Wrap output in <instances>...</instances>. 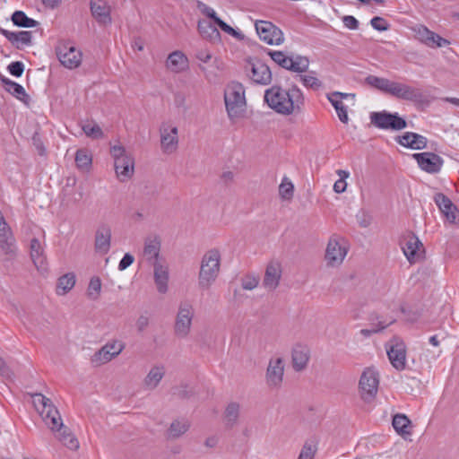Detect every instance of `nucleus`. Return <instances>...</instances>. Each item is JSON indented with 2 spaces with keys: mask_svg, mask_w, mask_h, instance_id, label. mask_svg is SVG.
<instances>
[{
  "mask_svg": "<svg viewBox=\"0 0 459 459\" xmlns=\"http://www.w3.org/2000/svg\"><path fill=\"white\" fill-rule=\"evenodd\" d=\"M33 404L39 412L44 423L56 434V438L67 448L76 450L79 447L77 438L63 423L59 411L50 399L41 394L32 396Z\"/></svg>",
  "mask_w": 459,
  "mask_h": 459,
  "instance_id": "f257e3e1",
  "label": "nucleus"
},
{
  "mask_svg": "<svg viewBox=\"0 0 459 459\" xmlns=\"http://www.w3.org/2000/svg\"><path fill=\"white\" fill-rule=\"evenodd\" d=\"M264 101L277 114L290 116L301 110L304 95L296 85L285 89L276 84L264 91Z\"/></svg>",
  "mask_w": 459,
  "mask_h": 459,
  "instance_id": "f03ea898",
  "label": "nucleus"
},
{
  "mask_svg": "<svg viewBox=\"0 0 459 459\" xmlns=\"http://www.w3.org/2000/svg\"><path fill=\"white\" fill-rule=\"evenodd\" d=\"M365 82L368 85L397 99L410 101L422 100L423 96L420 90L405 83L390 81L389 79L375 75L367 76L365 78Z\"/></svg>",
  "mask_w": 459,
  "mask_h": 459,
  "instance_id": "7ed1b4c3",
  "label": "nucleus"
},
{
  "mask_svg": "<svg viewBox=\"0 0 459 459\" xmlns=\"http://www.w3.org/2000/svg\"><path fill=\"white\" fill-rule=\"evenodd\" d=\"M224 102L228 117L232 123L243 118L247 110L244 86L236 82L228 84L224 91Z\"/></svg>",
  "mask_w": 459,
  "mask_h": 459,
  "instance_id": "20e7f679",
  "label": "nucleus"
},
{
  "mask_svg": "<svg viewBox=\"0 0 459 459\" xmlns=\"http://www.w3.org/2000/svg\"><path fill=\"white\" fill-rule=\"evenodd\" d=\"M221 252L212 248L202 257L199 271V285L203 289L209 288L217 279L221 269Z\"/></svg>",
  "mask_w": 459,
  "mask_h": 459,
  "instance_id": "39448f33",
  "label": "nucleus"
},
{
  "mask_svg": "<svg viewBox=\"0 0 459 459\" xmlns=\"http://www.w3.org/2000/svg\"><path fill=\"white\" fill-rule=\"evenodd\" d=\"M110 154L114 160L116 175L120 182L128 181L134 173V160L126 152L122 145H114L110 148Z\"/></svg>",
  "mask_w": 459,
  "mask_h": 459,
  "instance_id": "423d86ee",
  "label": "nucleus"
},
{
  "mask_svg": "<svg viewBox=\"0 0 459 459\" xmlns=\"http://www.w3.org/2000/svg\"><path fill=\"white\" fill-rule=\"evenodd\" d=\"M267 55L271 56L281 67L294 73L307 72L309 66V59L307 56L296 55L287 56L282 51L268 50Z\"/></svg>",
  "mask_w": 459,
  "mask_h": 459,
  "instance_id": "0eeeda50",
  "label": "nucleus"
},
{
  "mask_svg": "<svg viewBox=\"0 0 459 459\" xmlns=\"http://www.w3.org/2000/svg\"><path fill=\"white\" fill-rule=\"evenodd\" d=\"M348 244L342 238L333 236L327 244L325 259L331 267L341 265L348 253Z\"/></svg>",
  "mask_w": 459,
  "mask_h": 459,
  "instance_id": "6e6552de",
  "label": "nucleus"
},
{
  "mask_svg": "<svg viewBox=\"0 0 459 459\" xmlns=\"http://www.w3.org/2000/svg\"><path fill=\"white\" fill-rule=\"evenodd\" d=\"M195 316L194 307L188 302H182L178 306V310L174 325V332L178 338H186L190 333L192 322Z\"/></svg>",
  "mask_w": 459,
  "mask_h": 459,
  "instance_id": "1a4fd4ad",
  "label": "nucleus"
},
{
  "mask_svg": "<svg viewBox=\"0 0 459 459\" xmlns=\"http://www.w3.org/2000/svg\"><path fill=\"white\" fill-rule=\"evenodd\" d=\"M400 246L410 264H415L422 259L423 245L412 232H406L401 237Z\"/></svg>",
  "mask_w": 459,
  "mask_h": 459,
  "instance_id": "9d476101",
  "label": "nucleus"
},
{
  "mask_svg": "<svg viewBox=\"0 0 459 459\" xmlns=\"http://www.w3.org/2000/svg\"><path fill=\"white\" fill-rule=\"evenodd\" d=\"M370 122L376 127L384 130H402L407 126L404 118L401 117L397 113L392 114L387 111L372 112L370 114Z\"/></svg>",
  "mask_w": 459,
  "mask_h": 459,
  "instance_id": "9b49d317",
  "label": "nucleus"
},
{
  "mask_svg": "<svg viewBox=\"0 0 459 459\" xmlns=\"http://www.w3.org/2000/svg\"><path fill=\"white\" fill-rule=\"evenodd\" d=\"M245 70L248 78L255 84L269 85L272 82L270 67L259 59L248 60Z\"/></svg>",
  "mask_w": 459,
  "mask_h": 459,
  "instance_id": "f8f14e48",
  "label": "nucleus"
},
{
  "mask_svg": "<svg viewBox=\"0 0 459 459\" xmlns=\"http://www.w3.org/2000/svg\"><path fill=\"white\" fill-rule=\"evenodd\" d=\"M160 149L163 153L172 154L178 148V128L170 122H163L159 128Z\"/></svg>",
  "mask_w": 459,
  "mask_h": 459,
  "instance_id": "ddd939ff",
  "label": "nucleus"
},
{
  "mask_svg": "<svg viewBox=\"0 0 459 459\" xmlns=\"http://www.w3.org/2000/svg\"><path fill=\"white\" fill-rule=\"evenodd\" d=\"M378 385L377 372L372 368L365 369L359 383L360 396L364 402H371L376 397Z\"/></svg>",
  "mask_w": 459,
  "mask_h": 459,
  "instance_id": "4468645a",
  "label": "nucleus"
},
{
  "mask_svg": "<svg viewBox=\"0 0 459 459\" xmlns=\"http://www.w3.org/2000/svg\"><path fill=\"white\" fill-rule=\"evenodd\" d=\"M255 30L259 39L269 45H281L284 41L282 31L267 21H256Z\"/></svg>",
  "mask_w": 459,
  "mask_h": 459,
  "instance_id": "2eb2a0df",
  "label": "nucleus"
},
{
  "mask_svg": "<svg viewBox=\"0 0 459 459\" xmlns=\"http://www.w3.org/2000/svg\"><path fill=\"white\" fill-rule=\"evenodd\" d=\"M284 377V360L281 357L271 358L265 372V383L271 389H280Z\"/></svg>",
  "mask_w": 459,
  "mask_h": 459,
  "instance_id": "dca6fc26",
  "label": "nucleus"
},
{
  "mask_svg": "<svg viewBox=\"0 0 459 459\" xmlns=\"http://www.w3.org/2000/svg\"><path fill=\"white\" fill-rule=\"evenodd\" d=\"M124 349L125 344L122 342L117 340L108 342L92 355L91 362L95 366L104 365L119 355Z\"/></svg>",
  "mask_w": 459,
  "mask_h": 459,
  "instance_id": "f3484780",
  "label": "nucleus"
},
{
  "mask_svg": "<svg viewBox=\"0 0 459 459\" xmlns=\"http://www.w3.org/2000/svg\"><path fill=\"white\" fill-rule=\"evenodd\" d=\"M16 250L15 238L0 211V252L7 255L8 258H13L16 254Z\"/></svg>",
  "mask_w": 459,
  "mask_h": 459,
  "instance_id": "a211bd4d",
  "label": "nucleus"
},
{
  "mask_svg": "<svg viewBox=\"0 0 459 459\" xmlns=\"http://www.w3.org/2000/svg\"><path fill=\"white\" fill-rule=\"evenodd\" d=\"M56 56L60 63L68 69L78 67L82 63V53L75 47L62 44L56 48Z\"/></svg>",
  "mask_w": 459,
  "mask_h": 459,
  "instance_id": "6ab92c4d",
  "label": "nucleus"
},
{
  "mask_svg": "<svg viewBox=\"0 0 459 459\" xmlns=\"http://www.w3.org/2000/svg\"><path fill=\"white\" fill-rule=\"evenodd\" d=\"M412 156L416 160L419 167L429 174L439 172L444 164L443 159L434 152H426L414 153Z\"/></svg>",
  "mask_w": 459,
  "mask_h": 459,
  "instance_id": "aec40b11",
  "label": "nucleus"
},
{
  "mask_svg": "<svg viewBox=\"0 0 459 459\" xmlns=\"http://www.w3.org/2000/svg\"><path fill=\"white\" fill-rule=\"evenodd\" d=\"M310 359V349L307 344L297 342L291 348V364L295 371L304 370Z\"/></svg>",
  "mask_w": 459,
  "mask_h": 459,
  "instance_id": "412c9836",
  "label": "nucleus"
},
{
  "mask_svg": "<svg viewBox=\"0 0 459 459\" xmlns=\"http://www.w3.org/2000/svg\"><path fill=\"white\" fill-rule=\"evenodd\" d=\"M161 247V239L156 234H152L144 238L143 255L146 261L151 264L156 262H161L160 254Z\"/></svg>",
  "mask_w": 459,
  "mask_h": 459,
  "instance_id": "4be33fe9",
  "label": "nucleus"
},
{
  "mask_svg": "<svg viewBox=\"0 0 459 459\" xmlns=\"http://www.w3.org/2000/svg\"><path fill=\"white\" fill-rule=\"evenodd\" d=\"M386 352L388 359L392 364V366L402 371L405 369L406 367V348L403 342L394 341V343L386 348Z\"/></svg>",
  "mask_w": 459,
  "mask_h": 459,
  "instance_id": "5701e85b",
  "label": "nucleus"
},
{
  "mask_svg": "<svg viewBox=\"0 0 459 459\" xmlns=\"http://www.w3.org/2000/svg\"><path fill=\"white\" fill-rule=\"evenodd\" d=\"M281 272V264L278 261H271L265 269L263 286L270 291L274 290L279 286Z\"/></svg>",
  "mask_w": 459,
  "mask_h": 459,
  "instance_id": "b1692460",
  "label": "nucleus"
},
{
  "mask_svg": "<svg viewBox=\"0 0 459 459\" xmlns=\"http://www.w3.org/2000/svg\"><path fill=\"white\" fill-rule=\"evenodd\" d=\"M90 7L92 16L100 24H111L110 6L105 0H91Z\"/></svg>",
  "mask_w": 459,
  "mask_h": 459,
  "instance_id": "393cba45",
  "label": "nucleus"
},
{
  "mask_svg": "<svg viewBox=\"0 0 459 459\" xmlns=\"http://www.w3.org/2000/svg\"><path fill=\"white\" fill-rule=\"evenodd\" d=\"M152 265L157 290L159 293L165 294L169 289V266L162 261Z\"/></svg>",
  "mask_w": 459,
  "mask_h": 459,
  "instance_id": "a878e982",
  "label": "nucleus"
},
{
  "mask_svg": "<svg viewBox=\"0 0 459 459\" xmlns=\"http://www.w3.org/2000/svg\"><path fill=\"white\" fill-rule=\"evenodd\" d=\"M111 246V229L108 225H100L95 234V250L96 252L106 255L109 252Z\"/></svg>",
  "mask_w": 459,
  "mask_h": 459,
  "instance_id": "bb28decb",
  "label": "nucleus"
},
{
  "mask_svg": "<svg viewBox=\"0 0 459 459\" xmlns=\"http://www.w3.org/2000/svg\"><path fill=\"white\" fill-rule=\"evenodd\" d=\"M434 201L437 207L439 208L440 212L444 214L446 219L450 223H455L456 222V212L457 209L452 203V201L444 194L437 193L434 196Z\"/></svg>",
  "mask_w": 459,
  "mask_h": 459,
  "instance_id": "cd10ccee",
  "label": "nucleus"
},
{
  "mask_svg": "<svg viewBox=\"0 0 459 459\" xmlns=\"http://www.w3.org/2000/svg\"><path fill=\"white\" fill-rule=\"evenodd\" d=\"M0 33L18 49L31 44V31L21 30L14 32L0 28Z\"/></svg>",
  "mask_w": 459,
  "mask_h": 459,
  "instance_id": "c85d7f7f",
  "label": "nucleus"
},
{
  "mask_svg": "<svg viewBox=\"0 0 459 459\" xmlns=\"http://www.w3.org/2000/svg\"><path fill=\"white\" fill-rule=\"evenodd\" d=\"M30 257L36 268L41 273L46 272L48 269L47 259L44 247L38 238H33L30 240Z\"/></svg>",
  "mask_w": 459,
  "mask_h": 459,
  "instance_id": "c756f323",
  "label": "nucleus"
},
{
  "mask_svg": "<svg viewBox=\"0 0 459 459\" xmlns=\"http://www.w3.org/2000/svg\"><path fill=\"white\" fill-rule=\"evenodd\" d=\"M1 82L4 87V90L9 92L12 96L22 101L25 106L29 107L30 104V97L27 94L22 85L6 78L1 77Z\"/></svg>",
  "mask_w": 459,
  "mask_h": 459,
  "instance_id": "7c9ffc66",
  "label": "nucleus"
},
{
  "mask_svg": "<svg viewBox=\"0 0 459 459\" xmlns=\"http://www.w3.org/2000/svg\"><path fill=\"white\" fill-rule=\"evenodd\" d=\"M166 67L172 73H182L188 69V58L180 50L173 51L168 56Z\"/></svg>",
  "mask_w": 459,
  "mask_h": 459,
  "instance_id": "2f4dec72",
  "label": "nucleus"
},
{
  "mask_svg": "<svg viewBox=\"0 0 459 459\" xmlns=\"http://www.w3.org/2000/svg\"><path fill=\"white\" fill-rule=\"evenodd\" d=\"M397 142L412 150H421L427 146V138L421 134L406 132L403 135L397 137Z\"/></svg>",
  "mask_w": 459,
  "mask_h": 459,
  "instance_id": "473e14b6",
  "label": "nucleus"
},
{
  "mask_svg": "<svg viewBox=\"0 0 459 459\" xmlns=\"http://www.w3.org/2000/svg\"><path fill=\"white\" fill-rule=\"evenodd\" d=\"M189 428L190 423L187 420H175L167 431V437L169 439H177L184 435Z\"/></svg>",
  "mask_w": 459,
  "mask_h": 459,
  "instance_id": "72a5a7b5",
  "label": "nucleus"
},
{
  "mask_svg": "<svg viewBox=\"0 0 459 459\" xmlns=\"http://www.w3.org/2000/svg\"><path fill=\"white\" fill-rule=\"evenodd\" d=\"M240 413V405L238 403L232 402L229 403L224 411L225 426L229 429L233 428L238 420Z\"/></svg>",
  "mask_w": 459,
  "mask_h": 459,
  "instance_id": "f704fd0d",
  "label": "nucleus"
},
{
  "mask_svg": "<svg viewBox=\"0 0 459 459\" xmlns=\"http://www.w3.org/2000/svg\"><path fill=\"white\" fill-rule=\"evenodd\" d=\"M197 29L201 36L210 40H217L220 39V31L210 22L201 20L198 22Z\"/></svg>",
  "mask_w": 459,
  "mask_h": 459,
  "instance_id": "c9c22d12",
  "label": "nucleus"
},
{
  "mask_svg": "<svg viewBox=\"0 0 459 459\" xmlns=\"http://www.w3.org/2000/svg\"><path fill=\"white\" fill-rule=\"evenodd\" d=\"M83 133L91 139H101L104 134L100 126L93 120H86L81 123Z\"/></svg>",
  "mask_w": 459,
  "mask_h": 459,
  "instance_id": "e433bc0d",
  "label": "nucleus"
},
{
  "mask_svg": "<svg viewBox=\"0 0 459 459\" xmlns=\"http://www.w3.org/2000/svg\"><path fill=\"white\" fill-rule=\"evenodd\" d=\"M165 374V370L163 367H154L152 368L144 379V385L149 389H154L160 380L162 379Z\"/></svg>",
  "mask_w": 459,
  "mask_h": 459,
  "instance_id": "4c0bfd02",
  "label": "nucleus"
},
{
  "mask_svg": "<svg viewBox=\"0 0 459 459\" xmlns=\"http://www.w3.org/2000/svg\"><path fill=\"white\" fill-rule=\"evenodd\" d=\"M74 284L75 275L73 273H65L58 279L56 293L58 295H65L74 288Z\"/></svg>",
  "mask_w": 459,
  "mask_h": 459,
  "instance_id": "58836bf2",
  "label": "nucleus"
},
{
  "mask_svg": "<svg viewBox=\"0 0 459 459\" xmlns=\"http://www.w3.org/2000/svg\"><path fill=\"white\" fill-rule=\"evenodd\" d=\"M12 22L15 26L22 28H34L39 22L28 17L22 11H15L12 15Z\"/></svg>",
  "mask_w": 459,
  "mask_h": 459,
  "instance_id": "ea45409f",
  "label": "nucleus"
},
{
  "mask_svg": "<svg viewBox=\"0 0 459 459\" xmlns=\"http://www.w3.org/2000/svg\"><path fill=\"white\" fill-rule=\"evenodd\" d=\"M393 427L398 434L408 435L410 432L411 420L404 414H396L393 418Z\"/></svg>",
  "mask_w": 459,
  "mask_h": 459,
  "instance_id": "a19ab883",
  "label": "nucleus"
},
{
  "mask_svg": "<svg viewBox=\"0 0 459 459\" xmlns=\"http://www.w3.org/2000/svg\"><path fill=\"white\" fill-rule=\"evenodd\" d=\"M91 155L87 150L80 149L75 154V163L78 169L88 170L91 166Z\"/></svg>",
  "mask_w": 459,
  "mask_h": 459,
  "instance_id": "79ce46f5",
  "label": "nucleus"
},
{
  "mask_svg": "<svg viewBox=\"0 0 459 459\" xmlns=\"http://www.w3.org/2000/svg\"><path fill=\"white\" fill-rule=\"evenodd\" d=\"M299 81L305 87L313 90H318L322 87V82L315 76V72H310L307 74L299 75Z\"/></svg>",
  "mask_w": 459,
  "mask_h": 459,
  "instance_id": "37998d69",
  "label": "nucleus"
},
{
  "mask_svg": "<svg viewBox=\"0 0 459 459\" xmlns=\"http://www.w3.org/2000/svg\"><path fill=\"white\" fill-rule=\"evenodd\" d=\"M336 174L338 175L339 179L333 184V191L337 194H341L346 190V178H349L350 172L343 169H338Z\"/></svg>",
  "mask_w": 459,
  "mask_h": 459,
  "instance_id": "c03bdc74",
  "label": "nucleus"
},
{
  "mask_svg": "<svg viewBox=\"0 0 459 459\" xmlns=\"http://www.w3.org/2000/svg\"><path fill=\"white\" fill-rule=\"evenodd\" d=\"M294 186L288 178H283L279 186V193L281 198L290 199L293 195Z\"/></svg>",
  "mask_w": 459,
  "mask_h": 459,
  "instance_id": "a18cd8bd",
  "label": "nucleus"
},
{
  "mask_svg": "<svg viewBox=\"0 0 459 459\" xmlns=\"http://www.w3.org/2000/svg\"><path fill=\"white\" fill-rule=\"evenodd\" d=\"M101 290V281L99 277H92L90 281L87 294L91 299H97Z\"/></svg>",
  "mask_w": 459,
  "mask_h": 459,
  "instance_id": "49530a36",
  "label": "nucleus"
},
{
  "mask_svg": "<svg viewBox=\"0 0 459 459\" xmlns=\"http://www.w3.org/2000/svg\"><path fill=\"white\" fill-rule=\"evenodd\" d=\"M450 44V42L439 36L438 34L435 33L434 31L430 32L429 39L427 40L426 46L429 48H442L446 47Z\"/></svg>",
  "mask_w": 459,
  "mask_h": 459,
  "instance_id": "de8ad7c7",
  "label": "nucleus"
},
{
  "mask_svg": "<svg viewBox=\"0 0 459 459\" xmlns=\"http://www.w3.org/2000/svg\"><path fill=\"white\" fill-rule=\"evenodd\" d=\"M316 450L317 448L315 445L306 442L300 450L298 459H313Z\"/></svg>",
  "mask_w": 459,
  "mask_h": 459,
  "instance_id": "09e8293b",
  "label": "nucleus"
},
{
  "mask_svg": "<svg viewBox=\"0 0 459 459\" xmlns=\"http://www.w3.org/2000/svg\"><path fill=\"white\" fill-rule=\"evenodd\" d=\"M260 279L255 275H246L241 279V286L244 290H252L259 284Z\"/></svg>",
  "mask_w": 459,
  "mask_h": 459,
  "instance_id": "8fccbe9b",
  "label": "nucleus"
},
{
  "mask_svg": "<svg viewBox=\"0 0 459 459\" xmlns=\"http://www.w3.org/2000/svg\"><path fill=\"white\" fill-rule=\"evenodd\" d=\"M394 320H390L388 322L379 320L377 325L376 327H372L371 329H361L360 333L365 337H369L373 333H377L384 329H385L388 325H390Z\"/></svg>",
  "mask_w": 459,
  "mask_h": 459,
  "instance_id": "3c124183",
  "label": "nucleus"
},
{
  "mask_svg": "<svg viewBox=\"0 0 459 459\" xmlns=\"http://www.w3.org/2000/svg\"><path fill=\"white\" fill-rule=\"evenodd\" d=\"M416 38L423 44L429 39L431 30L424 25H417L413 29Z\"/></svg>",
  "mask_w": 459,
  "mask_h": 459,
  "instance_id": "603ef678",
  "label": "nucleus"
},
{
  "mask_svg": "<svg viewBox=\"0 0 459 459\" xmlns=\"http://www.w3.org/2000/svg\"><path fill=\"white\" fill-rule=\"evenodd\" d=\"M371 26L378 31H385L389 29L390 25L386 20L380 16L373 17L370 20Z\"/></svg>",
  "mask_w": 459,
  "mask_h": 459,
  "instance_id": "864d4df0",
  "label": "nucleus"
},
{
  "mask_svg": "<svg viewBox=\"0 0 459 459\" xmlns=\"http://www.w3.org/2000/svg\"><path fill=\"white\" fill-rule=\"evenodd\" d=\"M196 5H197L198 10L204 15L207 16L208 18H211L212 20H213L214 22H216V18H219V17L217 16V13L213 8H212L211 6L207 5L206 4H204L201 1H198Z\"/></svg>",
  "mask_w": 459,
  "mask_h": 459,
  "instance_id": "5fc2aeb1",
  "label": "nucleus"
},
{
  "mask_svg": "<svg viewBox=\"0 0 459 459\" xmlns=\"http://www.w3.org/2000/svg\"><path fill=\"white\" fill-rule=\"evenodd\" d=\"M7 70L12 75L15 77H20L23 74L24 65L22 62L20 61L12 62L8 65Z\"/></svg>",
  "mask_w": 459,
  "mask_h": 459,
  "instance_id": "6e6d98bb",
  "label": "nucleus"
},
{
  "mask_svg": "<svg viewBox=\"0 0 459 459\" xmlns=\"http://www.w3.org/2000/svg\"><path fill=\"white\" fill-rule=\"evenodd\" d=\"M32 143H33V146L35 147L37 152L39 155L40 156H46L47 154V151H46V148L44 146V143L41 140V137L39 135V134L38 133H35L32 136Z\"/></svg>",
  "mask_w": 459,
  "mask_h": 459,
  "instance_id": "4d7b16f0",
  "label": "nucleus"
},
{
  "mask_svg": "<svg viewBox=\"0 0 459 459\" xmlns=\"http://www.w3.org/2000/svg\"><path fill=\"white\" fill-rule=\"evenodd\" d=\"M134 257L131 254H129V253L125 254L118 264V270L119 271L126 270L127 267H129L134 263Z\"/></svg>",
  "mask_w": 459,
  "mask_h": 459,
  "instance_id": "13d9d810",
  "label": "nucleus"
},
{
  "mask_svg": "<svg viewBox=\"0 0 459 459\" xmlns=\"http://www.w3.org/2000/svg\"><path fill=\"white\" fill-rule=\"evenodd\" d=\"M339 95H341L339 91H334L327 95L328 100L333 106L335 110L344 106L342 100L338 99Z\"/></svg>",
  "mask_w": 459,
  "mask_h": 459,
  "instance_id": "bf43d9fd",
  "label": "nucleus"
},
{
  "mask_svg": "<svg viewBox=\"0 0 459 459\" xmlns=\"http://www.w3.org/2000/svg\"><path fill=\"white\" fill-rule=\"evenodd\" d=\"M339 95H341L339 91H334L327 95L328 100L333 106L335 110L344 106L342 100L338 99Z\"/></svg>",
  "mask_w": 459,
  "mask_h": 459,
  "instance_id": "052dcab7",
  "label": "nucleus"
},
{
  "mask_svg": "<svg viewBox=\"0 0 459 459\" xmlns=\"http://www.w3.org/2000/svg\"><path fill=\"white\" fill-rule=\"evenodd\" d=\"M344 26L350 30H357L359 27L358 20L351 15H345L342 17Z\"/></svg>",
  "mask_w": 459,
  "mask_h": 459,
  "instance_id": "680f3d73",
  "label": "nucleus"
},
{
  "mask_svg": "<svg viewBox=\"0 0 459 459\" xmlns=\"http://www.w3.org/2000/svg\"><path fill=\"white\" fill-rule=\"evenodd\" d=\"M135 325L138 332H143L149 325V317L146 315L139 316L136 320Z\"/></svg>",
  "mask_w": 459,
  "mask_h": 459,
  "instance_id": "e2e57ef3",
  "label": "nucleus"
},
{
  "mask_svg": "<svg viewBox=\"0 0 459 459\" xmlns=\"http://www.w3.org/2000/svg\"><path fill=\"white\" fill-rule=\"evenodd\" d=\"M215 24L218 25L221 29V30H223L224 32H226L228 34H230V35L236 34V30L231 26L227 24L225 22H223L220 18H216Z\"/></svg>",
  "mask_w": 459,
  "mask_h": 459,
  "instance_id": "0e129e2a",
  "label": "nucleus"
},
{
  "mask_svg": "<svg viewBox=\"0 0 459 459\" xmlns=\"http://www.w3.org/2000/svg\"><path fill=\"white\" fill-rule=\"evenodd\" d=\"M196 58L203 63H208L212 58V55L207 49H200L196 53Z\"/></svg>",
  "mask_w": 459,
  "mask_h": 459,
  "instance_id": "69168bd1",
  "label": "nucleus"
},
{
  "mask_svg": "<svg viewBox=\"0 0 459 459\" xmlns=\"http://www.w3.org/2000/svg\"><path fill=\"white\" fill-rule=\"evenodd\" d=\"M335 111L337 113V116H338L340 121L343 124H348L349 117H348V112H347V107L344 105L343 107L339 108Z\"/></svg>",
  "mask_w": 459,
  "mask_h": 459,
  "instance_id": "338daca9",
  "label": "nucleus"
},
{
  "mask_svg": "<svg viewBox=\"0 0 459 459\" xmlns=\"http://www.w3.org/2000/svg\"><path fill=\"white\" fill-rule=\"evenodd\" d=\"M133 49L137 51H143L144 48V42L140 37H134L131 42Z\"/></svg>",
  "mask_w": 459,
  "mask_h": 459,
  "instance_id": "774afa93",
  "label": "nucleus"
}]
</instances>
